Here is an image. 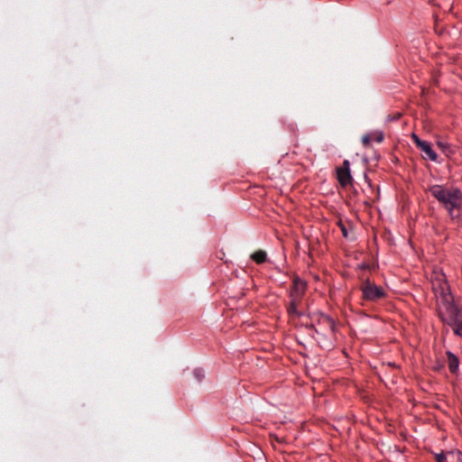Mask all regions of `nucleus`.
Returning <instances> with one entry per match:
<instances>
[{
	"instance_id": "obj_13",
	"label": "nucleus",
	"mask_w": 462,
	"mask_h": 462,
	"mask_svg": "<svg viewBox=\"0 0 462 462\" xmlns=\"http://www.w3.org/2000/svg\"><path fill=\"white\" fill-rule=\"evenodd\" d=\"M362 142L364 143V145L367 146L370 142H371V138L369 135H364L363 138H362Z\"/></svg>"
},
{
	"instance_id": "obj_9",
	"label": "nucleus",
	"mask_w": 462,
	"mask_h": 462,
	"mask_svg": "<svg viewBox=\"0 0 462 462\" xmlns=\"http://www.w3.org/2000/svg\"><path fill=\"white\" fill-rule=\"evenodd\" d=\"M251 258L256 263H263L266 261V258H267V254L263 250H258L256 252H254L252 255H251Z\"/></svg>"
},
{
	"instance_id": "obj_5",
	"label": "nucleus",
	"mask_w": 462,
	"mask_h": 462,
	"mask_svg": "<svg viewBox=\"0 0 462 462\" xmlns=\"http://www.w3.org/2000/svg\"><path fill=\"white\" fill-rule=\"evenodd\" d=\"M446 309H447V312H448V320H447L443 317L441 311H439V317L442 319V320L447 321L448 324L452 326L454 324L453 322H457V319H458L459 311H458L457 308L455 305H453V304H448L446 306Z\"/></svg>"
},
{
	"instance_id": "obj_8",
	"label": "nucleus",
	"mask_w": 462,
	"mask_h": 462,
	"mask_svg": "<svg viewBox=\"0 0 462 462\" xmlns=\"http://www.w3.org/2000/svg\"><path fill=\"white\" fill-rule=\"evenodd\" d=\"M447 355H448V363L449 371L452 374H455L458 369V364H459L458 359L451 352H448Z\"/></svg>"
},
{
	"instance_id": "obj_11",
	"label": "nucleus",
	"mask_w": 462,
	"mask_h": 462,
	"mask_svg": "<svg viewBox=\"0 0 462 462\" xmlns=\"http://www.w3.org/2000/svg\"><path fill=\"white\" fill-rule=\"evenodd\" d=\"M435 458H436L437 462H446V460H447V457L443 452L439 453V454H436Z\"/></svg>"
},
{
	"instance_id": "obj_4",
	"label": "nucleus",
	"mask_w": 462,
	"mask_h": 462,
	"mask_svg": "<svg viewBox=\"0 0 462 462\" xmlns=\"http://www.w3.org/2000/svg\"><path fill=\"white\" fill-rule=\"evenodd\" d=\"M306 283L299 277L293 279L292 286L290 291V298L300 300L305 293Z\"/></svg>"
},
{
	"instance_id": "obj_12",
	"label": "nucleus",
	"mask_w": 462,
	"mask_h": 462,
	"mask_svg": "<svg viewBox=\"0 0 462 462\" xmlns=\"http://www.w3.org/2000/svg\"><path fill=\"white\" fill-rule=\"evenodd\" d=\"M438 145L443 152H446L449 148L448 143L444 142H438Z\"/></svg>"
},
{
	"instance_id": "obj_3",
	"label": "nucleus",
	"mask_w": 462,
	"mask_h": 462,
	"mask_svg": "<svg viewBox=\"0 0 462 462\" xmlns=\"http://www.w3.org/2000/svg\"><path fill=\"white\" fill-rule=\"evenodd\" d=\"M349 165V162L345 160L342 166L337 169V180L342 187H346L353 182Z\"/></svg>"
},
{
	"instance_id": "obj_10",
	"label": "nucleus",
	"mask_w": 462,
	"mask_h": 462,
	"mask_svg": "<svg viewBox=\"0 0 462 462\" xmlns=\"http://www.w3.org/2000/svg\"><path fill=\"white\" fill-rule=\"evenodd\" d=\"M193 375L196 377L198 382H200L204 377V372L201 369H195L193 371Z\"/></svg>"
},
{
	"instance_id": "obj_1",
	"label": "nucleus",
	"mask_w": 462,
	"mask_h": 462,
	"mask_svg": "<svg viewBox=\"0 0 462 462\" xmlns=\"http://www.w3.org/2000/svg\"><path fill=\"white\" fill-rule=\"evenodd\" d=\"M431 195L440 202L448 214L453 217V211L462 203V192L457 188H447L442 185H433L430 188Z\"/></svg>"
},
{
	"instance_id": "obj_7",
	"label": "nucleus",
	"mask_w": 462,
	"mask_h": 462,
	"mask_svg": "<svg viewBox=\"0 0 462 462\" xmlns=\"http://www.w3.org/2000/svg\"><path fill=\"white\" fill-rule=\"evenodd\" d=\"M419 148L431 160L437 161V153L432 150L430 144L424 141L423 143H419Z\"/></svg>"
},
{
	"instance_id": "obj_2",
	"label": "nucleus",
	"mask_w": 462,
	"mask_h": 462,
	"mask_svg": "<svg viewBox=\"0 0 462 462\" xmlns=\"http://www.w3.org/2000/svg\"><path fill=\"white\" fill-rule=\"evenodd\" d=\"M363 298L366 300L376 301L385 297L386 293L381 287L376 286L369 279H366L361 285Z\"/></svg>"
},
{
	"instance_id": "obj_14",
	"label": "nucleus",
	"mask_w": 462,
	"mask_h": 462,
	"mask_svg": "<svg viewBox=\"0 0 462 462\" xmlns=\"http://www.w3.org/2000/svg\"><path fill=\"white\" fill-rule=\"evenodd\" d=\"M412 139L414 143H416L417 147L419 148V143H423L424 141L420 140L417 135L413 134Z\"/></svg>"
},
{
	"instance_id": "obj_15",
	"label": "nucleus",
	"mask_w": 462,
	"mask_h": 462,
	"mask_svg": "<svg viewBox=\"0 0 462 462\" xmlns=\"http://www.w3.org/2000/svg\"><path fill=\"white\" fill-rule=\"evenodd\" d=\"M383 141V135L382 134H380L377 137H376V142L378 143H382Z\"/></svg>"
},
{
	"instance_id": "obj_6",
	"label": "nucleus",
	"mask_w": 462,
	"mask_h": 462,
	"mask_svg": "<svg viewBox=\"0 0 462 462\" xmlns=\"http://www.w3.org/2000/svg\"><path fill=\"white\" fill-rule=\"evenodd\" d=\"M291 301L287 307V312L290 316L300 317L301 312L298 310V306L301 302L300 300L290 298Z\"/></svg>"
}]
</instances>
